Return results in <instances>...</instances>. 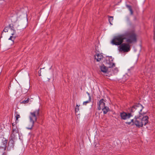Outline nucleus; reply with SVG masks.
I'll return each mask as SVG.
<instances>
[{
    "instance_id": "obj_18",
    "label": "nucleus",
    "mask_w": 155,
    "mask_h": 155,
    "mask_svg": "<svg viewBox=\"0 0 155 155\" xmlns=\"http://www.w3.org/2000/svg\"><path fill=\"white\" fill-rule=\"evenodd\" d=\"M108 20L109 21V22L110 23V24L111 25H112V24L111 23V22L113 20V17L110 16H108Z\"/></svg>"
},
{
    "instance_id": "obj_5",
    "label": "nucleus",
    "mask_w": 155,
    "mask_h": 155,
    "mask_svg": "<svg viewBox=\"0 0 155 155\" xmlns=\"http://www.w3.org/2000/svg\"><path fill=\"white\" fill-rule=\"evenodd\" d=\"M130 43H123L119 46V50L120 52H128L130 50Z\"/></svg>"
},
{
    "instance_id": "obj_10",
    "label": "nucleus",
    "mask_w": 155,
    "mask_h": 155,
    "mask_svg": "<svg viewBox=\"0 0 155 155\" xmlns=\"http://www.w3.org/2000/svg\"><path fill=\"white\" fill-rule=\"evenodd\" d=\"M105 104L104 99H101L97 103L98 106L97 107L98 110H100L102 108L105 106Z\"/></svg>"
},
{
    "instance_id": "obj_20",
    "label": "nucleus",
    "mask_w": 155,
    "mask_h": 155,
    "mask_svg": "<svg viewBox=\"0 0 155 155\" xmlns=\"http://www.w3.org/2000/svg\"><path fill=\"white\" fill-rule=\"evenodd\" d=\"M91 102V97H89V98L88 100L84 102L83 103V105H86L88 103Z\"/></svg>"
},
{
    "instance_id": "obj_16",
    "label": "nucleus",
    "mask_w": 155,
    "mask_h": 155,
    "mask_svg": "<svg viewBox=\"0 0 155 155\" xmlns=\"http://www.w3.org/2000/svg\"><path fill=\"white\" fill-rule=\"evenodd\" d=\"M126 7L127 8L130 12V14L131 15H133V12L132 8L131 6L128 5H126Z\"/></svg>"
},
{
    "instance_id": "obj_22",
    "label": "nucleus",
    "mask_w": 155,
    "mask_h": 155,
    "mask_svg": "<svg viewBox=\"0 0 155 155\" xmlns=\"http://www.w3.org/2000/svg\"><path fill=\"white\" fill-rule=\"evenodd\" d=\"M12 36H11L10 37V38H9V40H11L13 42H14V40L15 39V37H14L13 36V35H12Z\"/></svg>"
},
{
    "instance_id": "obj_23",
    "label": "nucleus",
    "mask_w": 155,
    "mask_h": 155,
    "mask_svg": "<svg viewBox=\"0 0 155 155\" xmlns=\"http://www.w3.org/2000/svg\"><path fill=\"white\" fill-rule=\"evenodd\" d=\"M8 27H6L4 29L3 31L6 32L8 31Z\"/></svg>"
},
{
    "instance_id": "obj_29",
    "label": "nucleus",
    "mask_w": 155,
    "mask_h": 155,
    "mask_svg": "<svg viewBox=\"0 0 155 155\" xmlns=\"http://www.w3.org/2000/svg\"><path fill=\"white\" fill-rule=\"evenodd\" d=\"M154 39L155 40V36L154 37Z\"/></svg>"
},
{
    "instance_id": "obj_3",
    "label": "nucleus",
    "mask_w": 155,
    "mask_h": 155,
    "mask_svg": "<svg viewBox=\"0 0 155 155\" xmlns=\"http://www.w3.org/2000/svg\"><path fill=\"white\" fill-rule=\"evenodd\" d=\"M40 109L39 108L36 109L33 112H31L29 116V118L30 122L31 123V124L29 125L28 127H27V129L28 130H31L34 126L35 123L37 122L38 117L40 115Z\"/></svg>"
},
{
    "instance_id": "obj_24",
    "label": "nucleus",
    "mask_w": 155,
    "mask_h": 155,
    "mask_svg": "<svg viewBox=\"0 0 155 155\" xmlns=\"http://www.w3.org/2000/svg\"><path fill=\"white\" fill-rule=\"evenodd\" d=\"M16 113L17 112H16ZM20 115L19 114L16 113V120H17L18 119V118H20Z\"/></svg>"
},
{
    "instance_id": "obj_26",
    "label": "nucleus",
    "mask_w": 155,
    "mask_h": 155,
    "mask_svg": "<svg viewBox=\"0 0 155 155\" xmlns=\"http://www.w3.org/2000/svg\"><path fill=\"white\" fill-rule=\"evenodd\" d=\"M41 68L40 69V70H41ZM41 70H39V71H38V73H39V76H41Z\"/></svg>"
},
{
    "instance_id": "obj_4",
    "label": "nucleus",
    "mask_w": 155,
    "mask_h": 155,
    "mask_svg": "<svg viewBox=\"0 0 155 155\" xmlns=\"http://www.w3.org/2000/svg\"><path fill=\"white\" fill-rule=\"evenodd\" d=\"M143 107L140 104H137L129 108V112L132 113L133 115H143L144 113L142 111Z\"/></svg>"
},
{
    "instance_id": "obj_6",
    "label": "nucleus",
    "mask_w": 155,
    "mask_h": 155,
    "mask_svg": "<svg viewBox=\"0 0 155 155\" xmlns=\"http://www.w3.org/2000/svg\"><path fill=\"white\" fill-rule=\"evenodd\" d=\"M104 62L109 68H111L115 66V64L113 63V59L111 57L107 58L106 60L104 61Z\"/></svg>"
},
{
    "instance_id": "obj_17",
    "label": "nucleus",
    "mask_w": 155,
    "mask_h": 155,
    "mask_svg": "<svg viewBox=\"0 0 155 155\" xmlns=\"http://www.w3.org/2000/svg\"><path fill=\"white\" fill-rule=\"evenodd\" d=\"M0 152L2 153V155H6L7 153L6 151V150H4V149H0Z\"/></svg>"
},
{
    "instance_id": "obj_27",
    "label": "nucleus",
    "mask_w": 155,
    "mask_h": 155,
    "mask_svg": "<svg viewBox=\"0 0 155 155\" xmlns=\"http://www.w3.org/2000/svg\"><path fill=\"white\" fill-rule=\"evenodd\" d=\"M87 94L88 95V96H89V97H91L90 96V94L89 93H88L87 92Z\"/></svg>"
},
{
    "instance_id": "obj_15",
    "label": "nucleus",
    "mask_w": 155,
    "mask_h": 155,
    "mask_svg": "<svg viewBox=\"0 0 155 155\" xmlns=\"http://www.w3.org/2000/svg\"><path fill=\"white\" fill-rule=\"evenodd\" d=\"M101 109L103 111V113L104 114H106L108 112L110 111L109 108L107 106L104 107Z\"/></svg>"
},
{
    "instance_id": "obj_1",
    "label": "nucleus",
    "mask_w": 155,
    "mask_h": 155,
    "mask_svg": "<svg viewBox=\"0 0 155 155\" xmlns=\"http://www.w3.org/2000/svg\"><path fill=\"white\" fill-rule=\"evenodd\" d=\"M129 43H135L137 41V35L134 29H129L124 34L114 37L111 41L112 43L116 45H120L124 40Z\"/></svg>"
},
{
    "instance_id": "obj_12",
    "label": "nucleus",
    "mask_w": 155,
    "mask_h": 155,
    "mask_svg": "<svg viewBox=\"0 0 155 155\" xmlns=\"http://www.w3.org/2000/svg\"><path fill=\"white\" fill-rule=\"evenodd\" d=\"M96 55L94 56L95 59L97 61H99L103 58V55L101 54H96Z\"/></svg>"
},
{
    "instance_id": "obj_9",
    "label": "nucleus",
    "mask_w": 155,
    "mask_h": 155,
    "mask_svg": "<svg viewBox=\"0 0 155 155\" xmlns=\"http://www.w3.org/2000/svg\"><path fill=\"white\" fill-rule=\"evenodd\" d=\"M7 142V139L5 138H3L2 140V141L0 143V149H4V150H6Z\"/></svg>"
},
{
    "instance_id": "obj_14",
    "label": "nucleus",
    "mask_w": 155,
    "mask_h": 155,
    "mask_svg": "<svg viewBox=\"0 0 155 155\" xmlns=\"http://www.w3.org/2000/svg\"><path fill=\"white\" fill-rule=\"evenodd\" d=\"M100 69L101 71L104 73H106L108 70L107 67L105 66L104 64L100 67Z\"/></svg>"
},
{
    "instance_id": "obj_21",
    "label": "nucleus",
    "mask_w": 155,
    "mask_h": 155,
    "mask_svg": "<svg viewBox=\"0 0 155 155\" xmlns=\"http://www.w3.org/2000/svg\"><path fill=\"white\" fill-rule=\"evenodd\" d=\"M80 105L78 106L77 104L75 107V111L76 112H78L79 110V107Z\"/></svg>"
},
{
    "instance_id": "obj_2",
    "label": "nucleus",
    "mask_w": 155,
    "mask_h": 155,
    "mask_svg": "<svg viewBox=\"0 0 155 155\" xmlns=\"http://www.w3.org/2000/svg\"><path fill=\"white\" fill-rule=\"evenodd\" d=\"M148 117L147 116L135 115L134 119H132L130 122H128L126 123L130 125L131 123L133 125H135L138 128L142 127L143 125L145 126L148 123Z\"/></svg>"
},
{
    "instance_id": "obj_13",
    "label": "nucleus",
    "mask_w": 155,
    "mask_h": 155,
    "mask_svg": "<svg viewBox=\"0 0 155 155\" xmlns=\"http://www.w3.org/2000/svg\"><path fill=\"white\" fill-rule=\"evenodd\" d=\"M8 28L10 29L13 31L12 33V35H14L16 32V31L14 29V25L12 24H9L8 26Z\"/></svg>"
},
{
    "instance_id": "obj_7",
    "label": "nucleus",
    "mask_w": 155,
    "mask_h": 155,
    "mask_svg": "<svg viewBox=\"0 0 155 155\" xmlns=\"http://www.w3.org/2000/svg\"><path fill=\"white\" fill-rule=\"evenodd\" d=\"M120 116L121 119L125 120L130 118L131 117L133 116V114L130 112L126 113L123 112L120 113Z\"/></svg>"
},
{
    "instance_id": "obj_28",
    "label": "nucleus",
    "mask_w": 155,
    "mask_h": 155,
    "mask_svg": "<svg viewBox=\"0 0 155 155\" xmlns=\"http://www.w3.org/2000/svg\"><path fill=\"white\" fill-rule=\"evenodd\" d=\"M15 124H14L13 123L12 124V126H13V127L14 128V127L15 126Z\"/></svg>"
},
{
    "instance_id": "obj_25",
    "label": "nucleus",
    "mask_w": 155,
    "mask_h": 155,
    "mask_svg": "<svg viewBox=\"0 0 155 155\" xmlns=\"http://www.w3.org/2000/svg\"><path fill=\"white\" fill-rule=\"evenodd\" d=\"M113 71L115 73H117L118 71V69L117 68H116L113 70Z\"/></svg>"
},
{
    "instance_id": "obj_11",
    "label": "nucleus",
    "mask_w": 155,
    "mask_h": 155,
    "mask_svg": "<svg viewBox=\"0 0 155 155\" xmlns=\"http://www.w3.org/2000/svg\"><path fill=\"white\" fill-rule=\"evenodd\" d=\"M14 140H9L7 148V150L10 151L12 149H13L14 147Z\"/></svg>"
},
{
    "instance_id": "obj_19",
    "label": "nucleus",
    "mask_w": 155,
    "mask_h": 155,
    "mask_svg": "<svg viewBox=\"0 0 155 155\" xmlns=\"http://www.w3.org/2000/svg\"><path fill=\"white\" fill-rule=\"evenodd\" d=\"M30 99L28 98L27 100H25L21 102V103L25 104L28 103Z\"/></svg>"
},
{
    "instance_id": "obj_8",
    "label": "nucleus",
    "mask_w": 155,
    "mask_h": 155,
    "mask_svg": "<svg viewBox=\"0 0 155 155\" xmlns=\"http://www.w3.org/2000/svg\"><path fill=\"white\" fill-rule=\"evenodd\" d=\"M18 134V130L16 127L15 128L12 127V130L11 136L10 137V140H14L16 138V136Z\"/></svg>"
}]
</instances>
